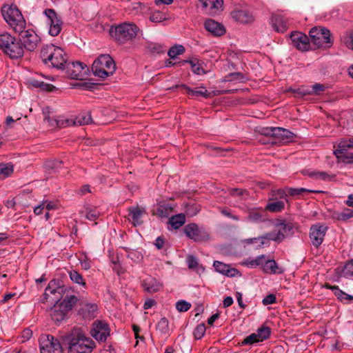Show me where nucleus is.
<instances>
[{"label": "nucleus", "mask_w": 353, "mask_h": 353, "mask_svg": "<svg viewBox=\"0 0 353 353\" xmlns=\"http://www.w3.org/2000/svg\"><path fill=\"white\" fill-rule=\"evenodd\" d=\"M40 57L46 65L57 70H65L68 59L62 48L52 43L46 44L41 48Z\"/></svg>", "instance_id": "obj_2"}, {"label": "nucleus", "mask_w": 353, "mask_h": 353, "mask_svg": "<svg viewBox=\"0 0 353 353\" xmlns=\"http://www.w3.org/2000/svg\"><path fill=\"white\" fill-rule=\"evenodd\" d=\"M110 329L108 323L104 321L97 320L92 323L91 336L99 342H104L110 336Z\"/></svg>", "instance_id": "obj_12"}, {"label": "nucleus", "mask_w": 353, "mask_h": 353, "mask_svg": "<svg viewBox=\"0 0 353 353\" xmlns=\"http://www.w3.org/2000/svg\"><path fill=\"white\" fill-rule=\"evenodd\" d=\"M271 21L273 28L278 32L283 33L288 28L286 19L281 14H273Z\"/></svg>", "instance_id": "obj_25"}, {"label": "nucleus", "mask_w": 353, "mask_h": 353, "mask_svg": "<svg viewBox=\"0 0 353 353\" xmlns=\"http://www.w3.org/2000/svg\"><path fill=\"white\" fill-rule=\"evenodd\" d=\"M63 162L58 159H52L47 161L45 164V168L48 170L55 172L56 170L61 167Z\"/></svg>", "instance_id": "obj_49"}, {"label": "nucleus", "mask_w": 353, "mask_h": 353, "mask_svg": "<svg viewBox=\"0 0 353 353\" xmlns=\"http://www.w3.org/2000/svg\"><path fill=\"white\" fill-rule=\"evenodd\" d=\"M205 326L203 323H201L198 325L194 332V336L196 339H201L205 334Z\"/></svg>", "instance_id": "obj_56"}, {"label": "nucleus", "mask_w": 353, "mask_h": 353, "mask_svg": "<svg viewBox=\"0 0 353 353\" xmlns=\"http://www.w3.org/2000/svg\"><path fill=\"white\" fill-rule=\"evenodd\" d=\"M290 39L293 46L300 51H307L312 50L310 38L301 32H293L291 33Z\"/></svg>", "instance_id": "obj_16"}, {"label": "nucleus", "mask_w": 353, "mask_h": 353, "mask_svg": "<svg viewBox=\"0 0 353 353\" xmlns=\"http://www.w3.org/2000/svg\"><path fill=\"white\" fill-rule=\"evenodd\" d=\"M287 191H288V193L289 194V196H301V195H303V193H306V192H316V193L322 192L321 191H313V190H308V189H306L304 188H287Z\"/></svg>", "instance_id": "obj_42"}, {"label": "nucleus", "mask_w": 353, "mask_h": 353, "mask_svg": "<svg viewBox=\"0 0 353 353\" xmlns=\"http://www.w3.org/2000/svg\"><path fill=\"white\" fill-rule=\"evenodd\" d=\"M40 37L32 29L22 30L19 31V41L23 48L28 51L32 52L38 46Z\"/></svg>", "instance_id": "obj_9"}, {"label": "nucleus", "mask_w": 353, "mask_h": 353, "mask_svg": "<svg viewBox=\"0 0 353 353\" xmlns=\"http://www.w3.org/2000/svg\"><path fill=\"white\" fill-rule=\"evenodd\" d=\"M99 215L100 212L97 210L92 209L87 212L85 217L90 221H95L99 217Z\"/></svg>", "instance_id": "obj_63"}, {"label": "nucleus", "mask_w": 353, "mask_h": 353, "mask_svg": "<svg viewBox=\"0 0 353 353\" xmlns=\"http://www.w3.org/2000/svg\"><path fill=\"white\" fill-rule=\"evenodd\" d=\"M189 63L191 65L192 72L194 74L197 75L206 74V71L203 67L204 65L203 61L199 60L197 58L193 57L190 59Z\"/></svg>", "instance_id": "obj_36"}, {"label": "nucleus", "mask_w": 353, "mask_h": 353, "mask_svg": "<svg viewBox=\"0 0 353 353\" xmlns=\"http://www.w3.org/2000/svg\"><path fill=\"white\" fill-rule=\"evenodd\" d=\"M0 49L12 59L23 57V48L19 39L8 33L0 34Z\"/></svg>", "instance_id": "obj_4"}, {"label": "nucleus", "mask_w": 353, "mask_h": 353, "mask_svg": "<svg viewBox=\"0 0 353 353\" xmlns=\"http://www.w3.org/2000/svg\"><path fill=\"white\" fill-rule=\"evenodd\" d=\"M259 342H261V341H259L256 333L254 332L246 336L242 341V345H252Z\"/></svg>", "instance_id": "obj_54"}, {"label": "nucleus", "mask_w": 353, "mask_h": 353, "mask_svg": "<svg viewBox=\"0 0 353 353\" xmlns=\"http://www.w3.org/2000/svg\"><path fill=\"white\" fill-rule=\"evenodd\" d=\"M248 219L254 223H259L265 220V210L252 209L248 214Z\"/></svg>", "instance_id": "obj_33"}, {"label": "nucleus", "mask_w": 353, "mask_h": 353, "mask_svg": "<svg viewBox=\"0 0 353 353\" xmlns=\"http://www.w3.org/2000/svg\"><path fill=\"white\" fill-rule=\"evenodd\" d=\"M295 137V134L291 131L283 128L276 127L273 139H275V142L287 143L293 141Z\"/></svg>", "instance_id": "obj_20"}, {"label": "nucleus", "mask_w": 353, "mask_h": 353, "mask_svg": "<svg viewBox=\"0 0 353 353\" xmlns=\"http://www.w3.org/2000/svg\"><path fill=\"white\" fill-rule=\"evenodd\" d=\"M68 274L70 280L84 288H87V284L83 278V276L77 270H71L68 271Z\"/></svg>", "instance_id": "obj_38"}, {"label": "nucleus", "mask_w": 353, "mask_h": 353, "mask_svg": "<svg viewBox=\"0 0 353 353\" xmlns=\"http://www.w3.org/2000/svg\"><path fill=\"white\" fill-rule=\"evenodd\" d=\"M234 20L241 23H248L253 21V17L248 10H236L231 12Z\"/></svg>", "instance_id": "obj_27"}, {"label": "nucleus", "mask_w": 353, "mask_h": 353, "mask_svg": "<svg viewBox=\"0 0 353 353\" xmlns=\"http://www.w3.org/2000/svg\"><path fill=\"white\" fill-rule=\"evenodd\" d=\"M342 41L347 48L353 50V32L349 34L343 36Z\"/></svg>", "instance_id": "obj_60"}, {"label": "nucleus", "mask_w": 353, "mask_h": 353, "mask_svg": "<svg viewBox=\"0 0 353 353\" xmlns=\"http://www.w3.org/2000/svg\"><path fill=\"white\" fill-rule=\"evenodd\" d=\"M324 287L331 290L337 299L344 304L353 303V295L348 294L341 290L338 285H331L330 283H325Z\"/></svg>", "instance_id": "obj_22"}, {"label": "nucleus", "mask_w": 353, "mask_h": 353, "mask_svg": "<svg viewBox=\"0 0 353 353\" xmlns=\"http://www.w3.org/2000/svg\"><path fill=\"white\" fill-rule=\"evenodd\" d=\"M43 14L48 19V24L49 25V34L52 37L59 34L62 30L63 21L57 15L54 9L47 8L43 11Z\"/></svg>", "instance_id": "obj_10"}, {"label": "nucleus", "mask_w": 353, "mask_h": 353, "mask_svg": "<svg viewBox=\"0 0 353 353\" xmlns=\"http://www.w3.org/2000/svg\"><path fill=\"white\" fill-rule=\"evenodd\" d=\"M201 210L200 205L196 203L188 204L185 206V212L190 216H195Z\"/></svg>", "instance_id": "obj_53"}, {"label": "nucleus", "mask_w": 353, "mask_h": 353, "mask_svg": "<svg viewBox=\"0 0 353 353\" xmlns=\"http://www.w3.org/2000/svg\"><path fill=\"white\" fill-rule=\"evenodd\" d=\"M1 13L5 21L10 26H18L20 23L22 26L24 23L23 16L16 6H4L1 9Z\"/></svg>", "instance_id": "obj_11"}, {"label": "nucleus", "mask_w": 353, "mask_h": 353, "mask_svg": "<svg viewBox=\"0 0 353 353\" xmlns=\"http://www.w3.org/2000/svg\"><path fill=\"white\" fill-rule=\"evenodd\" d=\"M73 125H88L92 122L90 112H84L79 114L74 120Z\"/></svg>", "instance_id": "obj_37"}, {"label": "nucleus", "mask_w": 353, "mask_h": 353, "mask_svg": "<svg viewBox=\"0 0 353 353\" xmlns=\"http://www.w3.org/2000/svg\"><path fill=\"white\" fill-rule=\"evenodd\" d=\"M325 90V86L323 84L315 83L312 85V89L310 90L311 94H319L321 92Z\"/></svg>", "instance_id": "obj_64"}, {"label": "nucleus", "mask_w": 353, "mask_h": 353, "mask_svg": "<svg viewBox=\"0 0 353 353\" xmlns=\"http://www.w3.org/2000/svg\"><path fill=\"white\" fill-rule=\"evenodd\" d=\"M291 90L294 94H296V97H299L311 94L310 89L305 88L303 87L296 89H291Z\"/></svg>", "instance_id": "obj_59"}, {"label": "nucleus", "mask_w": 353, "mask_h": 353, "mask_svg": "<svg viewBox=\"0 0 353 353\" xmlns=\"http://www.w3.org/2000/svg\"><path fill=\"white\" fill-rule=\"evenodd\" d=\"M191 307V304L183 300H180L176 303V308L180 312H187Z\"/></svg>", "instance_id": "obj_58"}, {"label": "nucleus", "mask_w": 353, "mask_h": 353, "mask_svg": "<svg viewBox=\"0 0 353 353\" xmlns=\"http://www.w3.org/2000/svg\"><path fill=\"white\" fill-rule=\"evenodd\" d=\"M98 305L94 303L81 301L79 303L78 314L85 320H91L97 316Z\"/></svg>", "instance_id": "obj_17"}, {"label": "nucleus", "mask_w": 353, "mask_h": 353, "mask_svg": "<svg viewBox=\"0 0 353 353\" xmlns=\"http://www.w3.org/2000/svg\"><path fill=\"white\" fill-rule=\"evenodd\" d=\"M62 339L68 353H92L96 347L95 342L79 327H74Z\"/></svg>", "instance_id": "obj_1"}, {"label": "nucleus", "mask_w": 353, "mask_h": 353, "mask_svg": "<svg viewBox=\"0 0 353 353\" xmlns=\"http://www.w3.org/2000/svg\"><path fill=\"white\" fill-rule=\"evenodd\" d=\"M341 212V221H345L353 217V210L345 208Z\"/></svg>", "instance_id": "obj_61"}, {"label": "nucleus", "mask_w": 353, "mask_h": 353, "mask_svg": "<svg viewBox=\"0 0 353 353\" xmlns=\"http://www.w3.org/2000/svg\"><path fill=\"white\" fill-rule=\"evenodd\" d=\"M185 49L182 45H174L172 46L168 52V55L170 59H175L177 55H181L184 53Z\"/></svg>", "instance_id": "obj_45"}, {"label": "nucleus", "mask_w": 353, "mask_h": 353, "mask_svg": "<svg viewBox=\"0 0 353 353\" xmlns=\"http://www.w3.org/2000/svg\"><path fill=\"white\" fill-rule=\"evenodd\" d=\"M256 333L258 336V338L259 339V341L262 342L270 337L271 330L266 325H262L261 327L257 329Z\"/></svg>", "instance_id": "obj_44"}, {"label": "nucleus", "mask_w": 353, "mask_h": 353, "mask_svg": "<svg viewBox=\"0 0 353 353\" xmlns=\"http://www.w3.org/2000/svg\"><path fill=\"white\" fill-rule=\"evenodd\" d=\"M148 49L152 53L161 54L164 52L163 46L157 43H149Z\"/></svg>", "instance_id": "obj_55"}, {"label": "nucleus", "mask_w": 353, "mask_h": 353, "mask_svg": "<svg viewBox=\"0 0 353 353\" xmlns=\"http://www.w3.org/2000/svg\"><path fill=\"white\" fill-rule=\"evenodd\" d=\"M65 70H67V74L72 79H82L88 68L87 65L80 61L66 63Z\"/></svg>", "instance_id": "obj_15"}, {"label": "nucleus", "mask_w": 353, "mask_h": 353, "mask_svg": "<svg viewBox=\"0 0 353 353\" xmlns=\"http://www.w3.org/2000/svg\"><path fill=\"white\" fill-rule=\"evenodd\" d=\"M68 290V287L63 284V282L60 279H52L50 281L45 290L43 295L42 302L44 303L48 300L50 294L54 295V298L52 299L55 303L59 302L65 293Z\"/></svg>", "instance_id": "obj_7"}, {"label": "nucleus", "mask_w": 353, "mask_h": 353, "mask_svg": "<svg viewBox=\"0 0 353 353\" xmlns=\"http://www.w3.org/2000/svg\"><path fill=\"white\" fill-rule=\"evenodd\" d=\"M186 262L188 264V267L190 269H197V272H199V270L203 272L205 270L202 265L199 264L197 258L193 255H188Z\"/></svg>", "instance_id": "obj_40"}, {"label": "nucleus", "mask_w": 353, "mask_h": 353, "mask_svg": "<svg viewBox=\"0 0 353 353\" xmlns=\"http://www.w3.org/2000/svg\"><path fill=\"white\" fill-rule=\"evenodd\" d=\"M327 227L323 224L312 225L310 229V239L312 244L318 248L323 241Z\"/></svg>", "instance_id": "obj_14"}, {"label": "nucleus", "mask_w": 353, "mask_h": 353, "mask_svg": "<svg viewBox=\"0 0 353 353\" xmlns=\"http://www.w3.org/2000/svg\"><path fill=\"white\" fill-rule=\"evenodd\" d=\"M285 207V203L282 201H275L267 204L265 210H268L271 212H281Z\"/></svg>", "instance_id": "obj_41"}, {"label": "nucleus", "mask_w": 353, "mask_h": 353, "mask_svg": "<svg viewBox=\"0 0 353 353\" xmlns=\"http://www.w3.org/2000/svg\"><path fill=\"white\" fill-rule=\"evenodd\" d=\"M342 276L347 279L353 277V259L345 264L342 270Z\"/></svg>", "instance_id": "obj_50"}, {"label": "nucleus", "mask_w": 353, "mask_h": 353, "mask_svg": "<svg viewBox=\"0 0 353 353\" xmlns=\"http://www.w3.org/2000/svg\"><path fill=\"white\" fill-rule=\"evenodd\" d=\"M54 123H50L51 127L65 128L73 125L72 119H55Z\"/></svg>", "instance_id": "obj_52"}, {"label": "nucleus", "mask_w": 353, "mask_h": 353, "mask_svg": "<svg viewBox=\"0 0 353 353\" xmlns=\"http://www.w3.org/2000/svg\"><path fill=\"white\" fill-rule=\"evenodd\" d=\"M115 70V63L108 54L100 55L92 65V71L94 75L101 79H105L112 75Z\"/></svg>", "instance_id": "obj_5"}, {"label": "nucleus", "mask_w": 353, "mask_h": 353, "mask_svg": "<svg viewBox=\"0 0 353 353\" xmlns=\"http://www.w3.org/2000/svg\"><path fill=\"white\" fill-rule=\"evenodd\" d=\"M183 232L189 239L194 242L205 241L208 238L206 230L194 223L186 225L183 228Z\"/></svg>", "instance_id": "obj_13"}, {"label": "nucleus", "mask_w": 353, "mask_h": 353, "mask_svg": "<svg viewBox=\"0 0 353 353\" xmlns=\"http://www.w3.org/2000/svg\"><path fill=\"white\" fill-rule=\"evenodd\" d=\"M226 78L228 79L227 81H234V80L243 81L244 79V76L241 72H231V73L228 74L226 76Z\"/></svg>", "instance_id": "obj_62"}, {"label": "nucleus", "mask_w": 353, "mask_h": 353, "mask_svg": "<svg viewBox=\"0 0 353 353\" xmlns=\"http://www.w3.org/2000/svg\"><path fill=\"white\" fill-rule=\"evenodd\" d=\"M353 149V137L342 139L338 144V152H343L344 150Z\"/></svg>", "instance_id": "obj_46"}, {"label": "nucleus", "mask_w": 353, "mask_h": 353, "mask_svg": "<svg viewBox=\"0 0 353 353\" xmlns=\"http://www.w3.org/2000/svg\"><path fill=\"white\" fill-rule=\"evenodd\" d=\"M277 225L280 227V230L277 232H273L274 236L279 237L277 241L278 242L282 241L285 236L292 235L296 229L294 224L291 222L281 221Z\"/></svg>", "instance_id": "obj_21"}, {"label": "nucleus", "mask_w": 353, "mask_h": 353, "mask_svg": "<svg viewBox=\"0 0 353 353\" xmlns=\"http://www.w3.org/2000/svg\"><path fill=\"white\" fill-rule=\"evenodd\" d=\"M213 266L216 272L230 277L234 276L239 272L236 269L231 268L229 265L219 261H214Z\"/></svg>", "instance_id": "obj_29"}, {"label": "nucleus", "mask_w": 353, "mask_h": 353, "mask_svg": "<svg viewBox=\"0 0 353 353\" xmlns=\"http://www.w3.org/2000/svg\"><path fill=\"white\" fill-rule=\"evenodd\" d=\"M276 127H263L258 130L261 135L273 138Z\"/></svg>", "instance_id": "obj_57"}, {"label": "nucleus", "mask_w": 353, "mask_h": 353, "mask_svg": "<svg viewBox=\"0 0 353 353\" xmlns=\"http://www.w3.org/2000/svg\"><path fill=\"white\" fill-rule=\"evenodd\" d=\"M139 31V28L135 23L124 22L112 26L110 29V34L119 43H125L134 39Z\"/></svg>", "instance_id": "obj_3"}, {"label": "nucleus", "mask_w": 353, "mask_h": 353, "mask_svg": "<svg viewBox=\"0 0 353 353\" xmlns=\"http://www.w3.org/2000/svg\"><path fill=\"white\" fill-rule=\"evenodd\" d=\"M39 348L40 353H63L60 341L51 334L40 337Z\"/></svg>", "instance_id": "obj_8"}, {"label": "nucleus", "mask_w": 353, "mask_h": 353, "mask_svg": "<svg viewBox=\"0 0 353 353\" xmlns=\"http://www.w3.org/2000/svg\"><path fill=\"white\" fill-rule=\"evenodd\" d=\"M337 159L345 164H353V152H348V150H344L343 152H338V148L334 152Z\"/></svg>", "instance_id": "obj_35"}, {"label": "nucleus", "mask_w": 353, "mask_h": 353, "mask_svg": "<svg viewBox=\"0 0 353 353\" xmlns=\"http://www.w3.org/2000/svg\"><path fill=\"white\" fill-rule=\"evenodd\" d=\"M168 320L165 317H163L157 324V330L163 334H167L168 332Z\"/></svg>", "instance_id": "obj_51"}, {"label": "nucleus", "mask_w": 353, "mask_h": 353, "mask_svg": "<svg viewBox=\"0 0 353 353\" xmlns=\"http://www.w3.org/2000/svg\"><path fill=\"white\" fill-rule=\"evenodd\" d=\"M185 216L182 213L174 215L169 219V223L174 229H179L185 223Z\"/></svg>", "instance_id": "obj_39"}, {"label": "nucleus", "mask_w": 353, "mask_h": 353, "mask_svg": "<svg viewBox=\"0 0 353 353\" xmlns=\"http://www.w3.org/2000/svg\"><path fill=\"white\" fill-rule=\"evenodd\" d=\"M68 290L65 293V296L62 297L63 300L59 304L60 308L65 310L68 312L71 311L74 305L77 303L79 299L77 296L72 294H68Z\"/></svg>", "instance_id": "obj_26"}, {"label": "nucleus", "mask_w": 353, "mask_h": 353, "mask_svg": "<svg viewBox=\"0 0 353 353\" xmlns=\"http://www.w3.org/2000/svg\"><path fill=\"white\" fill-rule=\"evenodd\" d=\"M179 88H182L187 90L188 94L190 97H203L205 99L210 97V93L208 92L205 87H197L194 89L188 87L185 84L177 85Z\"/></svg>", "instance_id": "obj_30"}, {"label": "nucleus", "mask_w": 353, "mask_h": 353, "mask_svg": "<svg viewBox=\"0 0 353 353\" xmlns=\"http://www.w3.org/2000/svg\"><path fill=\"white\" fill-rule=\"evenodd\" d=\"M141 285L143 290L149 294L159 292L163 288V283L156 278L148 275L141 281Z\"/></svg>", "instance_id": "obj_18"}, {"label": "nucleus", "mask_w": 353, "mask_h": 353, "mask_svg": "<svg viewBox=\"0 0 353 353\" xmlns=\"http://www.w3.org/2000/svg\"><path fill=\"white\" fill-rule=\"evenodd\" d=\"M263 270L265 273L269 274H283L284 270L279 267L276 262L274 260H267L263 266Z\"/></svg>", "instance_id": "obj_34"}, {"label": "nucleus", "mask_w": 353, "mask_h": 353, "mask_svg": "<svg viewBox=\"0 0 353 353\" xmlns=\"http://www.w3.org/2000/svg\"><path fill=\"white\" fill-rule=\"evenodd\" d=\"M68 312L65 310L60 308V305L59 304V302H57L51 309L50 316L52 321L56 323H60L68 318Z\"/></svg>", "instance_id": "obj_28"}, {"label": "nucleus", "mask_w": 353, "mask_h": 353, "mask_svg": "<svg viewBox=\"0 0 353 353\" xmlns=\"http://www.w3.org/2000/svg\"><path fill=\"white\" fill-rule=\"evenodd\" d=\"M173 208L169 203H161L159 204L153 214L161 219H166L172 212Z\"/></svg>", "instance_id": "obj_31"}, {"label": "nucleus", "mask_w": 353, "mask_h": 353, "mask_svg": "<svg viewBox=\"0 0 353 353\" xmlns=\"http://www.w3.org/2000/svg\"><path fill=\"white\" fill-rule=\"evenodd\" d=\"M309 38L311 45L314 48H330L333 41L330 38V32L327 28L321 26H315L309 32Z\"/></svg>", "instance_id": "obj_6"}, {"label": "nucleus", "mask_w": 353, "mask_h": 353, "mask_svg": "<svg viewBox=\"0 0 353 353\" xmlns=\"http://www.w3.org/2000/svg\"><path fill=\"white\" fill-rule=\"evenodd\" d=\"M258 239L259 244L256 246V249H260L265 247H268L270 245L271 241H277L279 237H278V236H274V232H271L265 233L263 235L259 236Z\"/></svg>", "instance_id": "obj_32"}, {"label": "nucleus", "mask_w": 353, "mask_h": 353, "mask_svg": "<svg viewBox=\"0 0 353 353\" xmlns=\"http://www.w3.org/2000/svg\"><path fill=\"white\" fill-rule=\"evenodd\" d=\"M14 170L13 165L11 163H0V176L6 178L9 176Z\"/></svg>", "instance_id": "obj_43"}, {"label": "nucleus", "mask_w": 353, "mask_h": 353, "mask_svg": "<svg viewBox=\"0 0 353 353\" xmlns=\"http://www.w3.org/2000/svg\"><path fill=\"white\" fill-rule=\"evenodd\" d=\"M315 179L324 181H334L336 179V175L324 171H316Z\"/></svg>", "instance_id": "obj_47"}, {"label": "nucleus", "mask_w": 353, "mask_h": 353, "mask_svg": "<svg viewBox=\"0 0 353 353\" xmlns=\"http://www.w3.org/2000/svg\"><path fill=\"white\" fill-rule=\"evenodd\" d=\"M204 27L205 30L212 35L219 37L225 32V29L223 25L215 21L213 19H208L205 21Z\"/></svg>", "instance_id": "obj_23"}, {"label": "nucleus", "mask_w": 353, "mask_h": 353, "mask_svg": "<svg viewBox=\"0 0 353 353\" xmlns=\"http://www.w3.org/2000/svg\"><path fill=\"white\" fill-rule=\"evenodd\" d=\"M205 13L214 16L223 10V0H199Z\"/></svg>", "instance_id": "obj_19"}, {"label": "nucleus", "mask_w": 353, "mask_h": 353, "mask_svg": "<svg viewBox=\"0 0 353 353\" xmlns=\"http://www.w3.org/2000/svg\"><path fill=\"white\" fill-rule=\"evenodd\" d=\"M129 216L130 218L129 220L132 221L134 226L141 225L143 221L141 220V217L143 214L145 213V210L143 208H141L139 206L130 207L128 208Z\"/></svg>", "instance_id": "obj_24"}, {"label": "nucleus", "mask_w": 353, "mask_h": 353, "mask_svg": "<svg viewBox=\"0 0 353 353\" xmlns=\"http://www.w3.org/2000/svg\"><path fill=\"white\" fill-rule=\"evenodd\" d=\"M168 19L167 15L160 11H154L151 12L149 17V19L153 23H160Z\"/></svg>", "instance_id": "obj_48"}]
</instances>
